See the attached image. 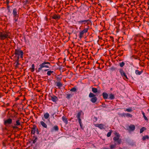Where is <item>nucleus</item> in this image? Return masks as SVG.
Returning a JSON list of instances; mask_svg holds the SVG:
<instances>
[{"label": "nucleus", "mask_w": 149, "mask_h": 149, "mask_svg": "<svg viewBox=\"0 0 149 149\" xmlns=\"http://www.w3.org/2000/svg\"><path fill=\"white\" fill-rule=\"evenodd\" d=\"M31 133H33V130L31 131Z\"/></svg>", "instance_id": "obj_47"}, {"label": "nucleus", "mask_w": 149, "mask_h": 149, "mask_svg": "<svg viewBox=\"0 0 149 149\" xmlns=\"http://www.w3.org/2000/svg\"><path fill=\"white\" fill-rule=\"evenodd\" d=\"M129 128L130 130L134 131L135 129V126L134 125H131L129 126Z\"/></svg>", "instance_id": "obj_13"}, {"label": "nucleus", "mask_w": 149, "mask_h": 149, "mask_svg": "<svg viewBox=\"0 0 149 149\" xmlns=\"http://www.w3.org/2000/svg\"><path fill=\"white\" fill-rule=\"evenodd\" d=\"M76 90V89L75 88H73L71 89V91H75Z\"/></svg>", "instance_id": "obj_40"}, {"label": "nucleus", "mask_w": 149, "mask_h": 149, "mask_svg": "<svg viewBox=\"0 0 149 149\" xmlns=\"http://www.w3.org/2000/svg\"><path fill=\"white\" fill-rule=\"evenodd\" d=\"M124 114L127 117L131 118L132 117V115L131 114L127 113H125Z\"/></svg>", "instance_id": "obj_27"}, {"label": "nucleus", "mask_w": 149, "mask_h": 149, "mask_svg": "<svg viewBox=\"0 0 149 149\" xmlns=\"http://www.w3.org/2000/svg\"><path fill=\"white\" fill-rule=\"evenodd\" d=\"M40 123L43 127L45 128H47V125L43 121H41L40 122Z\"/></svg>", "instance_id": "obj_11"}, {"label": "nucleus", "mask_w": 149, "mask_h": 149, "mask_svg": "<svg viewBox=\"0 0 149 149\" xmlns=\"http://www.w3.org/2000/svg\"><path fill=\"white\" fill-rule=\"evenodd\" d=\"M56 86L58 87H61L62 86L61 83L59 82H57Z\"/></svg>", "instance_id": "obj_25"}, {"label": "nucleus", "mask_w": 149, "mask_h": 149, "mask_svg": "<svg viewBox=\"0 0 149 149\" xmlns=\"http://www.w3.org/2000/svg\"><path fill=\"white\" fill-rule=\"evenodd\" d=\"M49 64V63L47 62H45L40 64L42 67L43 68H49L48 65H45L46 64Z\"/></svg>", "instance_id": "obj_8"}, {"label": "nucleus", "mask_w": 149, "mask_h": 149, "mask_svg": "<svg viewBox=\"0 0 149 149\" xmlns=\"http://www.w3.org/2000/svg\"><path fill=\"white\" fill-rule=\"evenodd\" d=\"M82 114H83V113L82 111H80L78 113L77 115V118H80V116Z\"/></svg>", "instance_id": "obj_17"}, {"label": "nucleus", "mask_w": 149, "mask_h": 149, "mask_svg": "<svg viewBox=\"0 0 149 149\" xmlns=\"http://www.w3.org/2000/svg\"><path fill=\"white\" fill-rule=\"evenodd\" d=\"M135 73L137 74L140 75L141 74L142 72H141L139 71L138 70H136L135 71Z\"/></svg>", "instance_id": "obj_28"}, {"label": "nucleus", "mask_w": 149, "mask_h": 149, "mask_svg": "<svg viewBox=\"0 0 149 149\" xmlns=\"http://www.w3.org/2000/svg\"><path fill=\"white\" fill-rule=\"evenodd\" d=\"M42 120H44L43 119H42Z\"/></svg>", "instance_id": "obj_48"}, {"label": "nucleus", "mask_w": 149, "mask_h": 149, "mask_svg": "<svg viewBox=\"0 0 149 149\" xmlns=\"http://www.w3.org/2000/svg\"><path fill=\"white\" fill-rule=\"evenodd\" d=\"M12 120L11 118H8L4 120V124L6 126H8L12 123Z\"/></svg>", "instance_id": "obj_4"}, {"label": "nucleus", "mask_w": 149, "mask_h": 149, "mask_svg": "<svg viewBox=\"0 0 149 149\" xmlns=\"http://www.w3.org/2000/svg\"><path fill=\"white\" fill-rule=\"evenodd\" d=\"M76 149H79L78 148H77Z\"/></svg>", "instance_id": "obj_51"}, {"label": "nucleus", "mask_w": 149, "mask_h": 149, "mask_svg": "<svg viewBox=\"0 0 149 149\" xmlns=\"http://www.w3.org/2000/svg\"><path fill=\"white\" fill-rule=\"evenodd\" d=\"M47 70H45V71H47Z\"/></svg>", "instance_id": "obj_46"}, {"label": "nucleus", "mask_w": 149, "mask_h": 149, "mask_svg": "<svg viewBox=\"0 0 149 149\" xmlns=\"http://www.w3.org/2000/svg\"><path fill=\"white\" fill-rule=\"evenodd\" d=\"M112 132V131L111 130V131H110L109 132L107 133V137H109L110 136Z\"/></svg>", "instance_id": "obj_31"}, {"label": "nucleus", "mask_w": 149, "mask_h": 149, "mask_svg": "<svg viewBox=\"0 0 149 149\" xmlns=\"http://www.w3.org/2000/svg\"><path fill=\"white\" fill-rule=\"evenodd\" d=\"M19 65V57H18V59L15 62V66L16 67H18V65Z\"/></svg>", "instance_id": "obj_20"}, {"label": "nucleus", "mask_w": 149, "mask_h": 149, "mask_svg": "<svg viewBox=\"0 0 149 149\" xmlns=\"http://www.w3.org/2000/svg\"><path fill=\"white\" fill-rule=\"evenodd\" d=\"M81 126V127H82V124H81V126Z\"/></svg>", "instance_id": "obj_44"}, {"label": "nucleus", "mask_w": 149, "mask_h": 149, "mask_svg": "<svg viewBox=\"0 0 149 149\" xmlns=\"http://www.w3.org/2000/svg\"><path fill=\"white\" fill-rule=\"evenodd\" d=\"M114 96L113 94H111L109 95V99L111 100H113V99H114Z\"/></svg>", "instance_id": "obj_21"}, {"label": "nucleus", "mask_w": 149, "mask_h": 149, "mask_svg": "<svg viewBox=\"0 0 149 149\" xmlns=\"http://www.w3.org/2000/svg\"><path fill=\"white\" fill-rule=\"evenodd\" d=\"M148 111L149 112V109H148Z\"/></svg>", "instance_id": "obj_45"}, {"label": "nucleus", "mask_w": 149, "mask_h": 149, "mask_svg": "<svg viewBox=\"0 0 149 149\" xmlns=\"http://www.w3.org/2000/svg\"><path fill=\"white\" fill-rule=\"evenodd\" d=\"M88 19L81 20L78 21L77 23L78 24H83V23L85 24L86 23L88 22Z\"/></svg>", "instance_id": "obj_6"}, {"label": "nucleus", "mask_w": 149, "mask_h": 149, "mask_svg": "<svg viewBox=\"0 0 149 149\" xmlns=\"http://www.w3.org/2000/svg\"><path fill=\"white\" fill-rule=\"evenodd\" d=\"M10 33L8 32H3L0 33V39L3 40L10 38Z\"/></svg>", "instance_id": "obj_1"}, {"label": "nucleus", "mask_w": 149, "mask_h": 149, "mask_svg": "<svg viewBox=\"0 0 149 149\" xmlns=\"http://www.w3.org/2000/svg\"><path fill=\"white\" fill-rule=\"evenodd\" d=\"M37 140V138H36L33 141V143H35L36 141Z\"/></svg>", "instance_id": "obj_42"}, {"label": "nucleus", "mask_w": 149, "mask_h": 149, "mask_svg": "<svg viewBox=\"0 0 149 149\" xmlns=\"http://www.w3.org/2000/svg\"><path fill=\"white\" fill-rule=\"evenodd\" d=\"M54 72V71H48L47 72V74L48 75H51V74Z\"/></svg>", "instance_id": "obj_26"}, {"label": "nucleus", "mask_w": 149, "mask_h": 149, "mask_svg": "<svg viewBox=\"0 0 149 149\" xmlns=\"http://www.w3.org/2000/svg\"><path fill=\"white\" fill-rule=\"evenodd\" d=\"M92 91L93 92L95 93L97 92V89L96 88H92Z\"/></svg>", "instance_id": "obj_24"}, {"label": "nucleus", "mask_w": 149, "mask_h": 149, "mask_svg": "<svg viewBox=\"0 0 149 149\" xmlns=\"http://www.w3.org/2000/svg\"><path fill=\"white\" fill-rule=\"evenodd\" d=\"M40 68H39L38 69V72H40V70L42 69V66H41V65H40Z\"/></svg>", "instance_id": "obj_39"}, {"label": "nucleus", "mask_w": 149, "mask_h": 149, "mask_svg": "<svg viewBox=\"0 0 149 149\" xmlns=\"http://www.w3.org/2000/svg\"><path fill=\"white\" fill-rule=\"evenodd\" d=\"M20 125V122L19 120H16V125L17 126L19 125Z\"/></svg>", "instance_id": "obj_29"}, {"label": "nucleus", "mask_w": 149, "mask_h": 149, "mask_svg": "<svg viewBox=\"0 0 149 149\" xmlns=\"http://www.w3.org/2000/svg\"><path fill=\"white\" fill-rule=\"evenodd\" d=\"M42 120H44L43 119H42Z\"/></svg>", "instance_id": "obj_50"}, {"label": "nucleus", "mask_w": 149, "mask_h": 149, "mask_svg": "<svg viewBox=\"0 0 149 149\" xmlns=\"http://www.w3.org/2000/svg\"><path fill=\"white\" fill-rule=\"evenodd\" d=\"M84 32L82 31L80 32L79 37L80 38H81L84 35Z\"/></svg>", "instance_id": "obj_22"}, {"label": "nucleus", "mask_w": 149, "mask_h": 149, "mask_svg": "<svg viewBox=\"0 0 149 149\" xmlns=\"http://www.w3.org/2000/svg\"><path fill=\"white\" fill-rule=\"evenodd\" d=\"M13 13L14 16H16L17 15V10L16 9H13Z\"/></svg>", "instance_id": "obj_16"}, {"label": "nucleus", "mask_w": 149, "mask_h": 149, "mask_svg": "<svg viewBox=\"0 0 149 149\" xmlns=\"http://www.w3.org/2000/svg\"><path fill=\"white\" fill-rule=\"evenodd\" d=\"M78 120H79V124H80V126H81V120L80 119V118H78Z\"/></svg>", "instance_id": "obj_38"}, {"label": "nucleus", "mask_w": 149, "mask_h": 149, "mask_svg": "<svg viewBox=\"0 0 149 149\" xmlns=\"http://www.w3.org/2000/svg\"><path fill=\"white\" fill-rule=\"evenodd\" d=\"M142 114L143 116V117L145 120H148V119L146 117V116L145 115V113L143 112H142Z\"/></svg>", "instance_id": "obj_36"}, {"label": "nucleus", "mask_w": 149, "mask_h": 149, "mask_svg": "<svg viewBox=\"0 0 149 149\" xmlns=\"http://www.w3.org/2000/svg\"><path fill=\"white\" fill-rule=\"evenodd\" d=\"M115 146V145H111V146L110 148L111 149H113L114 148Z\"/></svg>", "instance_id": "obj_41"}, {"label": "nucleus", "mask_w": 149, "mask_h": 149, "mask_svg": "<svg viewBox=\"0 0 149 149\" xmlns=\"http://www.w3.org/2000/svg\"><path fill=\"white\" fill-rule=\"evenodd\" d=\"M88 28H86L85 29H84L83 30V31L84 32V33H86L87 32V31L88 30Z\"/></svg>", "instance_id": "obj_32"}, {"label": "nucleus", "mask_w": 149, "mask_h": 149, "mask_svg": "<svg viewBox=\"0 0 149 149\" xmlns=\"http://www.w3.org/2000/svg\"><path fill=\"white\" fill-rule=\"evenodd\" d=\"M62 120L66 124H67L68 123V121L66 118L65 116H63L62 117Z\"/></svg>", "instance_id": "obj_15"}, {"label": "nucleus", "mask_w": 149, "mask_h": 149, "mask_svg": "<svg viewBox=\"0 0 149 149\" xmlns=\"http://www.w3.org/2000/svg\"><path fill=\"white\" fill-rule=\"evenodd\" d=\"M21 52L22 51L21 50H16L15 51V54L16 55H18V57H19V56L20 54H21Z\"/></svg>", "instance_id": "obj_12"}, {"label": "nucleus", "mask_w": 149, "mask_h": 149, "mask_svg": "<svg viewBox=\"0 0 149 149\" xmlns=\"http://www.w3.org/2000/svg\"><path fill=\"white\" fill-rule=\"evenodd\" d=\"M23 52H21V54H20V58H23Z\"/></svg>", "instance_id": "obj_37"}, {"label": "nucleus", "mask_w": 149, "mask_h": 149, "mask_svg": "<svg viewBox=\"0 0 149 149\" xmlns=\"http://www.w3.org/2000/svg\"><path fill=\"white\" fill-rule=\"evenodd\" d=\"M89 97L91 98V101L93 103L96 102L97 100V98L95 96V95L92 93H90Z\"/></svg>", "instance_id": "obj_2"}, {"label": "nucleus", "mask_w": 149, "mask_h": 149, "mask_svg": "<svg viewBox=\"0 0 149 149\" xmlns=\"http://www.w3.org/2000/svg\"><path fill=\"white\" fill-rule=\"evenodd\" d=\"M115 136L113 138V140L115 141H117L118 144H120L121 143V139H119L120 136V134L118 133L115 132Z\"/></svg>", "instance_id": "obj_3"}, {"label": "nucleus", "mask_w": 149, "mask_h": 149, "mask_svg": "<svg viewBox=\"0 0 149 149\" xmlns=\"http://www.w3.org/2000/svg\"><path fill=\"white\" fill-rule=\"evenodd\" d=\"M54 130H55L56 131H57L58 130V126L56 125L55 126H54Z\"/></svg>", "instance_id": "obj_34"}, {"label": "nucleus", "mask_w": 149, "mask_h": 149, "mask_svg": "<svg viewBox=\"0 0 149 149\" xmlns=\"http://www.w3.org/2000/svg\"><path fill=\"white\" fill-rule=\"evenodd\" d=\"M125 111H126L128 112H130L132 111V108H129L127 109H126Z\"/></svg>", "instance_id": "obj_33"}, {"label": "nucleus", "mask_w": 149, "mask_h": 149, "mask_svg": "<svg viewBox=\"0 0 149 149\" xmlns=\"http://www.w3.org/2000/svg\"><path fill=\"white\" fill-rule=\"evenodd\" d=\"M17 125H15L13 126V128L14 129L17 128V127L16 126Z\"/></svg>", "instance_id": "obj_43"}, {"label": "nucleus", "mask_w": 149, "mask_h": 149, "mask_svg": "<svg viewBox=\"0 0 149 149\" xmlns=\"http://www.w3.org/2000/svg\"><path fill=\"white\" fill-rule=\"evenodd\" d=\"M149 136L148 135H146L145 136H143V137L142 139L143 140H145L146 139H148Z\"/></svg>", "instance_id": "obj_30"}, {"label": "nucleus", "mask_w": 149, "mask_h": 149, "mask_svg": "<svg viewBox=\"0 0 149 149\" xmlns=\"http://www.w3.org/2000/svg\"><path fill=\"white\" fill-rule=\"evenodd\" d=\"M125 63L123 62H122L120 63V65L121 67H123Z\"/></svg>", "instance_id": "obj_35"}, {"label": "nucleus", "mask_w": 149, "mask_h": 149, "mask_svg": "<svg viewBox=\"0 0 149 149\" xmlns=\"http://www.w3.org/2000/svg\"><path fill=\"white\" fill-rule=\"evenodd\" d=\"M102 95L104 99H107L108 98V95L107 93L104 92L102 93Z\"/></svg>", "instance_id": "obj_10"}, {"label": "nucleus", "mask_w": 149, "mask_h": 149, "mask_svg": "<svg viewBox=\"0 0 149 149\" xmlns=\"http://www.w3.org/2000/svg\"><path fill=\"white\" fill-rule=\"evenodd\" d=\"M60 18V16L58 15H54L53 17V18L55 19H58Z\"/></svg>", "instance_id": "obj_14"}, {"label": "nucleus", "mask_w": 149, "mask_h": 149, "mask_svg": "<svg viewBox=\"0 0 149 149\" xmlns=\"http://www.w3.org/2000/svg\"><path fill=\"white\" fill-rule=\"evenodd\" d=\"M49 117V114L48 113H46L44 114V117L45 119H47Z\"/></svg>", "instance_id": "obj_19"}, {"label": "nucleus", "mask_w": 149, "mask_h": 149, "mask_svg": "<svg viewBox=\"0 0 149 149\" xmlns=\"http://www.w3.org/2000/svg\"><path fill=\"white\" fill-rule=\"evenodd\" d=\"M120 72L121 74V76H122V77H123L124 76L125 77V78L127 79L128 78L127 77L125 73L122 70V69H120Z\"/></svg>", "instance_id": "obj_5"}, {"label": "nucleus", "mask_w": 149, "mask_h": 149, "mask_svg": "<svg viewBox=\"0 0 149 149\" xmlns=\"http://www.w3.org/2000/svg\"><path fill=\"white\" fill-rule=\"evenodd\" d=\"M42 120H44L43 119H42Z\"/></svg>", "instance_id": "obj_49"}, {"label": "nucleus", "mask_w": 149, "mask_h": 149, "mask_svg": "<svg viewBox=\"0 0 149 149\" xmlns=\"http://www.w3.org/2000/svg\"><path fill=\"white\" fill-rule=\"evenodd\" d=\"M146 130V127H143L140 130V133H142L144 130Z\"/></svg>", "instance_id": "obj_23"}, {"label": "nucleus", "mask_w": 149, "mask_h": 149, "mask_svg": "<svg viewBox=\"0 0 149 149\" xmlns=\"http://www.w3.org/2000/svg\"><path fill=\"white\" fill-rule=\"evenodd\" d=\"M51 100L53 102H56L58 100V98L57 97L54 96L51 97Z\"/></svg>", "instance_id": "obj_9"}, {"label": "nucleus", "mask_w": 149, "mask_h": 149, "mask_svg": "<svg viewBox=\"0 0 149 149\" xmlns=\"http://www.w3.org/2000/svg\"><path fill=\"white\" fill-rule=\"evenodd\" d=\"M95 125L96 127L99 128L101 129H103L104 128V125L102 124H95Z\"/></svg>", "instance_id": "obj_7"}, {"label": "nucleus", "mask_w": 149, "mask_h": 149, "mask_svg": "<svg viewBox=\"0 0 149 149\" xmlns=\"http://www.w3.org/2000/svg\"><path fill=\"white\" fill-rule=\"evenodd\" d=\"M31 71L32 72H33L35 70V66L34 64H32L31 65V67L30 68Z\"/></svg>", "instance_id": "obj_18"}]
</instances>
